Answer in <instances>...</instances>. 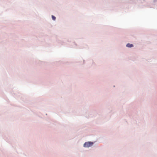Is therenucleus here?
<instances>
[{
	"mask_svg": "<svg viewBox=\"0 0 157 157\" xmlns=\"http://www.w3.org/2000/svg\"><path fill=\"white\" fill-rule=\"evenodd\" d=\"M93 144V143L91 142H86L84 144V146L85 147H88L92 146Z\"/></svg>",
	"mask_w": 157,
	"mask_h": 157,
	"instance_id": "nucleus-1",
	"label": "nucleus"
},
{
	"mask_svg": "<svg viewBox=\"0 0 157 157\" xmlns=\"http://www.w3.org/2000/svg\"><path fill=\"white\" fill-rule=\"evenodd\" d=\"M126 46L128 47L131 48L133 47V45L132 44L128 43L126 45Z\"/></svg>",
	"mask_w": 157,
	"mask_h": 157,
	"instance_id": "nucleus-2",
	"label": "nucleus"
},
{
	"mask_svg": "<svg viewBox=\"0 0 157 157\" xmlns=\"http://www.w3.org/2000/svg\"><path fill=\"white\" fill-rule=\"evenodd\" d=\"M52 18L53 20H56V18L54 16L52 15Z\"/></svg>",
	"mask_w": 157,
	"mask_h": 157,
	"instance_id": "nucleus-3",
	"label": "nucleus"
}]
</instances>
